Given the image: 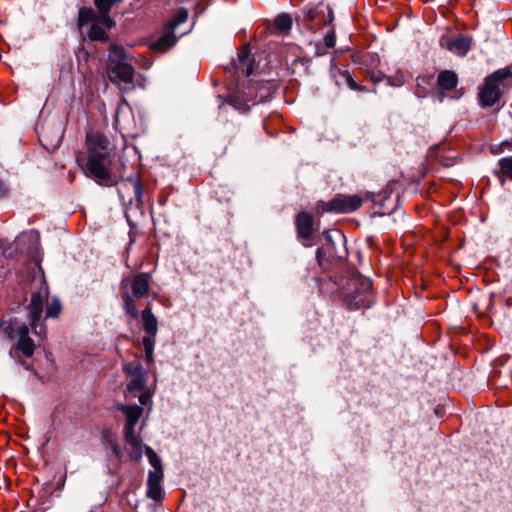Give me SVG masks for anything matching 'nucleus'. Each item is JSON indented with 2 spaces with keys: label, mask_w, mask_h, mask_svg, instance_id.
<instances>
[{
  "label": "nucleus",
  "mask_w": 512,
  "mask_h": 512,
  "mask_svg": "<svg viewBox=\"0 0 512 512\" xmlns=\"http://www.w3.org/2000/svg\"><path fill=\"white\" fill-rule=\"evenodd\" d=\"M110 141L100 132H88L85 139L86 166L85 173L97 184L111 187L118 184V178L109 169L111 154Z\"/></svg>",
  "instance_id": "nucleus-1"
},
{
  "label": "nucleus",
  "mask_w": 512,
  "mask_h": 512,
  "mask_svg": "<svg viewBox=\"0 0 512 512\" xmlns=\"http://www.w3.org/2000/svg\"><path fill=\"white\" fill-rule=\"evenodd\" d=\"M151 275L149 273H137L124 278L121 281V297L123 309L130 319H137L139 315L136 300H141L149 295Z\"/></svg>",
  "instance_id": "nucleus-2"
},
{
  "label": "nucleus",
  "mask_w": 512,
  "mask_h": 512,
  "mask_svg": "<svg viewBox=\"0 0 512 512\" xmlns=\"http://www.w3.org/2000/svg\"><path fill=\"white\" fill-rule=\"evenodd\" d=\"M123 372L127 378L125 398L131 400L137 397L141 405H147L154 393V389L147 385L148 371L139 360H133L123 365Z\"/></svg>",
  "instance_id": "nucleus-3"
},
{
  "label": "nucleus",
  "mask_w": 512,
  "mask_h": 512,
  "mask_svg": "<svg viewBox=\"0 0 512 512\" xmlns=\"http://www.w3.org/2000/svg\"><path fill=\"white\" fill-rule=\"evenodd\" d=\"M508 79H512V70L509 67L498 69L484 79L478 93L481 107H492L500 101Z\"/></svg>",
  "instance_id": "nucleus-4"
},
{
  "label": "nucleus",
  "mask_w": 512,
  "mask_h": 512,
  "mask_svg": "<svg viewBox=\"0 0 512 512\" xmlns=\"http://www.w3.org/2000/svg\"><path fill=\"white\" fill-rule=\"evenodd\" d=\"M373 300L372 282L369 278L356 276L348 282V292L344 301L349 309L368 308Z\"/></svg>",
  "instance_id": "nucleus-5"
},
{
  "label": "nucleus",
  "mask_w": 512,
  "mask_h": 512,
  "mask_svg": "<svg viewBox=\"0 0 512 512\" xmlns=\"http://www.w3.org/2000/svg\"><path fill=\"white\" fill-rule=\"evenodd\" d=\"M110 51L112 55L109 56V65L107 67L109 80L118 87H120L121 84H132L135 70L131 64L125 61L123 49L119 46L112 45Z\"/></svg>",
  "instance_id": "nucleus-6"
},
{
  "label": "nucleus",
  "mask_w": 512,
  "mask_h": 512,
  "mask_svg": "<svg viewBox=\"0 0 512 512\" xmlns=\"http://www.w3.org/2000/svg\"><path fill=\"white\" fill-rule=\"evenodd\" d=\"M363 204V199L358 195L337 194L330 201H319L316 204V212L323 214L326 212L344 214L351 213L359 209Z\"/></svg>",
  "instance_id": "nucleus-7"
},
{
  "label": "nucleus",
  "mask_w": 512,
  "mask_h": 512,
  "mask_svg": "<svg viewBox=\"0 0 512 512\" xmlns=\"http://www.w3.org/2000/svg\"><path fill=\"white\" fill-rule=\"evenodd\" d=\"M89 24L90 29L87 32V37L91 41H108L109 36L106 32L108 29L105 23L100 21V15H96L95 11L90 7H82L78 12V28L81 30L84 26Z\"/></svg>",
  "instance_id": "nucleus-8"
},
{
  "label": "nucleus",
  "mask_w": 512,
  "mask_h": 512,
  "mask_svg": "<svg viewBox=\"0 0 512 512\" xmlns=\"http://www.w3.org/2000/svg\"><path fill=\"white\" fill-rule=\"evenodd\" d=\"M141 320L143 329L146 336L143 337L142 344L145 353V361L147 365H151L154 361L153 352L155 345V338L158 332V321L156 316L152 313L151 304L148 303L145 309L141 312Z\"/></svg>",
  "instance_id": "nucleus-9"
},
{
  "label": "nucleus",
  "mask_w": 512,
  "mask_h": 512,
  "mask_svg": "<svg viewBox=\"0 0 512 512\" xmlns=\"http://www.w3.org/2000/svg\"><path fill=\"white\" fill-rule=\"evenodd\" d=\"M334 20L332 9L323 3L307 6L303 9V25L310 31H317Z\"/></svg>",
  "instance_id": "nucleus-10"
},
{
  "label": "nucleus",
  "mask_w": 512,
  "mask_h": 512,
  "mask_svg": "<svg viewBox=\"0 0 512 512\" xmlns=\"http://www.w3.org/2000/svg\"><path fill=\"white\" fill-rule=\"evenodd\" d=\"M48 286L45 282L44 277L42 278V287L39 291L32 293L30 303L28 305L29 310V318L31 320V325L34 330V333L37 335H41L44 333V329L40 328L37 331V322L40 320L42 311H43V302L48 297Z\"/></svg>",
  "instance_id": "nucleus-11"
},
{
  "label": "nucleus",
  "mask_w": 512,
  "mask_h": 512,
  "mask_svg": "<svg viewBox=\"0 0 512 512\" xmlns=\"http://www.w3.org/2000/svg\"><path fill=\"white\" fill-rule=\"evenodd\" d=\"M471 42V38L465 35L455 37L443 35L440 39V46L458 56H465L471 49Z\"/></svg>",
  "instance_id": "nucleus-12"
},
{
  "label": "nucleus",
  "mask_w": 512,
  "mask_h": 512,
  "mask_svg": "<svg viewBox=\"0 0 512 512\" xmlns=\"http://www.w3.org/2000/svg\"><path fill=\"white\" fill-rule=\"evenodd\" d=\"M313 217L307 212H300L296 216L295 225L297 236L303 245L310 246V240L314 232Z\"/></svg>",
  "instance_id": "nucleus-13"
},
{
  "label": "nucleus",
  "mask_w": 512,
  "mask_h": 512,
  "mask_svg": "<svg viewBox=\"0 0 512 512\" xmlns=\"http://www.w3.org/2000/svg\"><path fill=\"white\" fill-rule=\"evenodd\" d=\"M232 65L238 74L248 77L253 73V63L248 46H243L238 50L237 59L233 60Z\"/></svg>",
  "instance_id": "nucleus-14"
},
{
  "label": "nucleus",
  "mask_w": 512,
  "mask_h": 512,
  "mask_svg": "<svg viewBox=\"0 0 512 512\" xmlns=\"http://www.w3.org/2000/svg\"><path fill=\"white\" fill-rule=\"evenodd\" d=\"M124 438L125 442L132 448L130 457L136 461L140 460L142 458L144 445L142 444L140 436L136 434L134 426H124Z\"/></svg>",
  "instance_id": "nucleus-15"
},
{
  "label": "nucleus",
  "mask_w": 512,
  "mask_h": 512,
  "mask_svg": "<svg viewBox=\"0 0 512 512\" xmlns=\"http://www.w3.org/2000/svg\"><path fill=\"white\" fill-rule=\"evenodd\" d=\"M163 479V470L149 471L147 479V496L153 500H159L162 497L161 482Z\"/></svg>",
  "instance_id": "nucleus-16"
},
{
  "label": "nucleus",
  "mask_w": 512,
  "mask_h": 512,
  "mask_svg": "<svg viewBox=\"0 0 512 512\" xmlns=\"http://www.w3.org/2000/svg\"><path fill=\"white\" fill-rule=\"evenodd\" d=\"M331 75L335 80L337 86H342V81L338 78H343L346 85L354 91L365 92L367 89L364 86L357 84V82L353 79L350 72L348 70H341L335 66L331 67Z\"/></svg>",
  "instance_id": "nucleus-17"
},
{
  "label": "nucleus",
  "mask_w": 512,
  "mask_h": 512,
  "mask_svg": "<svg viewBox=\"0 0 512 512\" xmlns=\"http://www.w3.org/2000/svg\"><path fill=\"white\" fill-rule=\"evenodd\" d=\"M121 2L122 0H94L95 6L99 12L98 15H100V21L105 23L107 29H111L115 26V21L109 16L112 6Z\"/></svg>",
  "instance_id": "nucleus-18"
},
{
  "label": "nucleus",
  "mask_w": 512,
  "mask_h": 512,
  "mask_svg": "<svg viewBox=\"0 0 512 512\" xmlns=\"http://www.w3.org/2000/svg\"><path fill=\"white\" fill-rule=\"evenodd\" d=\"M175 43L176 39L173 31L167 29L157 40L150 43L149 48L153 51L165 52L173 47Z\"/></svg>",
  "instance_id": "nucleus-19"
},
{
  "label": "nucleus",
  "mask_w": 512,
  "mask_h": 512,
  "mask_svg": "<svg viewBox=\"0 0 512 512\" xmlns=\"http://www.w3.org/2000/svg\"><path fill=\"white\" fill-rule=\"evenodd\" d=\"M118 410L121 411L126 417L125 426H136L140 417L143 414V408L141 406H130V405H120Z\"/></svg>",
  "instance_id": "nucleus-20"
},
{
  "label": "nucleus",
  "mask_w": 512,
  "mask_h": 512,
  "mask_svg": "<svg viewBox=\"0 0 512 512\" xmlns=\"http://www.w3.org/2000/svg\"><path fill=\"white\" fill-rule=\"evenodd\" d=\"M437 83L442 90L451 91L458 84V76L452 70H443L438 74Z\"/></svg>",
  "instance_id": "nucleus-21"
},
{
  "label": "nucleus",
  "mask_w": 512,
  "mask_h": 512,
  "mask_svg": "<svg viewBox=\"0 0 512 512\" xmlns=\"http://www.w3.org/2000/svg\"><path fill=\"white\" fill-rule=\"evenodd\" d=\"M329 26V30L325 34L323 41L316 44L317 55H324L328 49L333 48L336 44L335 30L332 25Z\"/></svg>",
  "instance_id": "nucleus-22"
},
{
  "label": "nucleus",
  "mask_w": 512,
  "mask_h": 512,
  "mask_svg": "<svg viewBox=\"0 0 512 512\" xmlns=\"http://www.w3.org/2000/svg\"><path fill=\"white\" fill-rule=\"evenodd\" d=\"M274 27L280 33L288 32L292 27L291 16L286 13L278 15L274 20Z\"/></svg>",
  "instance_id": "nucleus-23"
},
{
  "label": "nucleus",
  "mask_w": 512,
  "mask_h": 512,
  "mask_svg": "<svg viewBox=\"0 0 512 512\" xmlns=\"http://www.w3.org/2000/svg\"><path fill=\"white\" fill-rule=\"evenodd\" d=\"M16 348L20 350L24 356L30 358L34 354L35 346L33 340L29 338L18 339Z\"/></svg>",
  "instance_id": "nucleus-24"
},
{
  "label": "nucleus",
  "mask_w": 512,
  "mask_h": 512,
  "mask_svg": "<svg viewBox=\"0 0 512 512\" xmlns=\"http://www.w3.org/2000/svg\"><path fill=\"white\" fill-rule=\"evenodd\" d=\"M188 19V12L185 9H180L176 12L173 18L167 23L166 28L173 31Z\"/></svg>",
  "instance_id": "nucleus-25"
},
{
  "label": "nucleus",
  "mask_w": 512,
  "mask_h": 512,
  "mask_svg": "<svg viewBox=\"0 0 512 512\" xmlns=\"http://www.w3.org/2000/svg\"><path fill=\"white\" fill-rule=\"evenodd\" d=\"M498 176H505L512 180V157H505L499 160Z\"/></svg>",
  "instance_id": "nucleus-26"
},
{
  "label": "nucleus",
  "mask_w": 512,
  "mask_h": 512,
  "mask_svg": "<svg viewBox=\"0 0 512 512\" xmlns=\"http://www.w3.org/2000/svg\"><path fill=\"white\" fill-rule=\"evenodd\" d=\"M143 449H145V453L147 455L148 461H149L150 465L153 467L152 471L162 470L161 460L158 457V455L155 453V451L149 446H144Z\"/></svg>",
  "instance_id": "nucleus-27"
},
{
  "label": "nucleus",
  "mask_w": 512,
  "mask_h": 512,
  "mask_svg": "<svg viewBox=\"0 0 512 512\" xmlns=\"http://www.w3.org/2000/svg\"><path fill=\"white\" fill-rule=\"evenodd\" d=\"M61 312V304L57 299H53L47 304L46 317L56 318Z\"/></svg>",
  "instance_id": "nucleus-28"
},
{
  "label": "nucleus",
  "mask_w": 512,
  "mask_h": 512,
  "mask_svg": "<svg viewBox=\"0 0 512 512\" xmlns=\"http://www.w3.org/2000/svg\"><path fill=\"white\" fill-rule=\"evenodd\" d=\"M127 180L130 181L132 184L134 195H135L137 201L141 202L142 196H143V187H142V183H141L140 179L138 177H136V178L129 177V178H127Z\"/></svg>",
  "instance_id": "nucleus-29"
},
{
  "label": "nucleus",
  "mask_w": 512,
  "mask_h": 512,
  "mask_svg": "<svg viewBox=\"0 0 512 512\" xmlns=\"http://www.w3.org/2000/svg\"><path fill=\"white\" fill-rule=\"evenodd\" d=\"M16 333H17L18 339L29 338V335H28L29 329H28L27 325H25V324L18 326L16 329Z\"/></svg>",
  "instance_id": "nucleus-30"
},
{
  "label": "nucleus",
  "mask_w": 512,
  "mask_h": 512,
  "mask_svg": "<svg viewBox=\"0 0 512 512\" xmlns=\"http://www.w3.org/2000/svg\"><path fill=\"white\" fill-rule=\"evenodd\" d=\"M8 194V188L5 183L0 180V198L5 197Z\"/></svg>",
  "instance_id": "nucleus-31"
},
{
  "label": "nucleus",
  "mask_w": 512,
  "mask_h": 512,
  "mask_svg": "<svg viewBox=\"0 0 512 512\" xmlns=\"http://www.w3.org/2000/svg\"><path fill=\"white\" fill-rule=\"evenodd\" d=\"M316 256H317L318 260L320 261L321 256H322V248H318V249H317V251H316Z\"/></svg>",
  "instance_id": "nucleus-32"
},
{
  "label": "nucleus",
  "mask_w": 512,
  "mask_h": 512,
  "mask_svg": "<svg viewBox=\"0 0 512 512\" xmlns=\"http://www.w3.org/2000/svg\"><path fill=\"white\" fill-rule=\"evenodd\" d=\"M114 453L116 454L117 457L120 456V451H119V448L117 446L114 447Z\"/></svg>",
  "instance_id": "nucleus-33"
},
{
  "label": "nucleus",
  "mask_w": 512,
  "mask_h": 512,
  "mask_svg": "<svg viewBox=\"0 0 512 512\" xmlns=\"http://www.w3.org/2000/svg\"><path fill=\"white\" fill-rule=\"evenodd\" d=\"M340 81H342V85L346 84L345 81H343V78H339Z\"/></svg>",
  "instance_id": "nucleus-34"
},
{
  "label": "nucleus",
  "mask_w": 512,
  "mask_h": 512,
  "mask_svg": "<svg viewBox=\"0 0 512 512\" xmlns=\"http://www.w3.org/2000/svg\"><path fill=\"white\" fill-rule=\"evenodd\" d=\"M4 322L0 320V328L3 326Z\"/></svg>",
  "instance_id": "nucleus-35"
}]
</instances>
